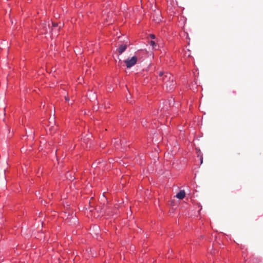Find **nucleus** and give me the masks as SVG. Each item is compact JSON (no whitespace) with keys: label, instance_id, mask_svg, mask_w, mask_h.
Here are the masks:
<instances>
[{"label":"nucleus","instance_id":"obj_1","mask_svg":"<svg viewBox=\"0 0 263 263\" xmlns=\"http://www.w3.org/2000/svg\"><path fill=\"white\" fill-rule=\"evenodd\" d=\"M137 57L136 56L133 57L130 59H127L125 61L126 66L127 68H130L134 65H135L137 62Z\"/></svg>","mask_w":263,"mask_h":263},{"label":"nucleus","instance_id":"obj_14","mask_svg":"<svg viewBox=\"0 0 263 263\" xmlns=\"http://www.w3.org/2000/svg\"><path fill=\"white\" fill-rule=\"evenodd\" d=\"M65 100L67 101H69V99L67 97H65Z\"/></svg>","mask_w":263,"mask_h":263},{"label":"nucleus","instance_id":"obj_3","mask_svg":"<svg viewBox=\"0 0 263 263\" xmlns=\"http://www.w3.org/2000/svg\"><path fill=\"white\" fill-rule=\"evenodd\" d=\"M153 20L156 23H159L161 21L162 16L160 14V13L159 11H155L153 15Z\"/></svg>","mask_w":263,"mask_h":263},{"label":"nucleus","instance_id":"obj_9","mask_svg":"<svg viewBox=\"0 0 263 263\" xmlns=\"http://www.w3.org/2000/svg\"><path fill=\"white\" fill-rule=\"evenodd\" d=\"M149 44L151 45V46H153L154 48L156 46V43L154 41H151L150 42H149Z\"/></svg>","mask_w":263,"mask_h":263},{"label":"nucleus","instance_id":"obj_10","mask_svg":"<svg viewBox=\"0 0 263 263\" xmlns=\"http://www.w3.org/2000/svg\"><path fill=\"white\" fill-rule=\"evenodd\" d=\"M165 74H164L163 72H160L159 73V76L160 78H162Z\"/></svg>","mask_w":263,"mask_h":263},{"label":"nucleus","instance_id":"obj_8","mask_svg":"<svg viewBox=\"0 0 263 263\" xmlns=\"http://www.w3.org/2000/svg\"><path fill=\"white\" fill-rule=\"evenodd\" d=\"M168 84H169L167 88H168V87L169 88V89H168L169 90L173 89L175 85V83L174 82L173 80H171V83H169V82H168Z\"/></svg>","mask_w":263,"mask_h":263},{"label":"nucleus","instance_id":"obj_13","mask_svg":"<svg viewBox=\"0 0 263 263\" xmlns=\"http://www.w3.org/2000/svg\"><path fill=\"white\" fill-rule=\"evenodd\" d=\"M150 37L151 39H155V35L154 34H151L150 35Z\"/></svg>","mask_w":263,"mask_h":263},{"label":"nucleus","instance_id":"obj_12","mask_svg":"<svg viewBox=\"0 0 263 263\" xmlns=\"http://www.w3.org/2000/svg\"><path fill=\"white\" fill-rule=\"evenodd\" d=\"M106 22H109L110 23H111V21H110V17L109 16H107V18H106Z\"/></svg>","mask_w":263,"mask_h":263},{"label":"nucleus","instance_id":"obj_2","mask_svg":"<svg viewBox=\"0 0 263 263\" xmlns=\"http://www.w3.org/2000/svg\"><path fill=\"white\" fill-rule=\"evenodd\" d=\"M166 85V87H168L169 83H171V80H173V77L169 73H166L164 76L160 79Z\"/></svg>","mask_w":263,"mask_h":263},{"label":"nucleus","instance_id":"obj_6","mask_svg":"<svg viewBox=\"0 0 263 263\" xmlns=\"http://www.w3.org/2000/svg\"><path fill=\"white\" fill-rule=\"evenodd\" d=\"M127 46L126 45H121L118 48V52L119 54L122 53L126 49Z\"/></svg>","mask_w":263,"mask_h":263},{"label":"nucleus","instance_id":"obj_7","mask_svg":"<svg viewBox=\"0 0 263 263\" xmlns=\"http://www.w3.org/2000/svg\"><path fill=\"white\" fill-rule=\"evenodd\" d=\"M66 177L67 179L72 181L74 180V177L72 175L71 173L67 172L66 174Z\"/></svg>","mask_w":263,"mask_h":263},{"label":"nucleus","instance_id":"obj_4","mask_svg":"<svg viewBox=\"0 0 263 263\" xmlns=\"http://www.w3.org/2000/svg\"><path fill=\"white\" fill-rule=\"evenodd\" d=\"M185 193L184 190H181L180 192L177 194L176 197L179 199H182L185 197Z\"/></svg>","mask_w":263,"mask_h":263},{"label":"nucleus","instance_id":"obj_11","mask_svg":"<svg viewBox=\"0 0 263 263\" xmlns=\"http://www.w3.org/2000/svg\"><path fill=\"white\" fill-rule=\"evenodd\" d=\"M58 26V24L57 23L53 22L52 23V27L55 28Z\"/></svg>","mask_w":263,"mask_h":263},{"label":"nucleus","instance_id":"obj_5","mask_svg":"<svg viewBox=\"0 0 263 263\" xmlns=\"http://www.w3.org/2000/svg\"><path fill=\"white\" fill-rule=\"evenodd\" d=\"M42 26L43 28V33H45L46 32H47L48 31V29L50 28L49 24L46 22L42 23Z\"/></svg>","mask_w":263,"mask_h":263}]
</instances>
